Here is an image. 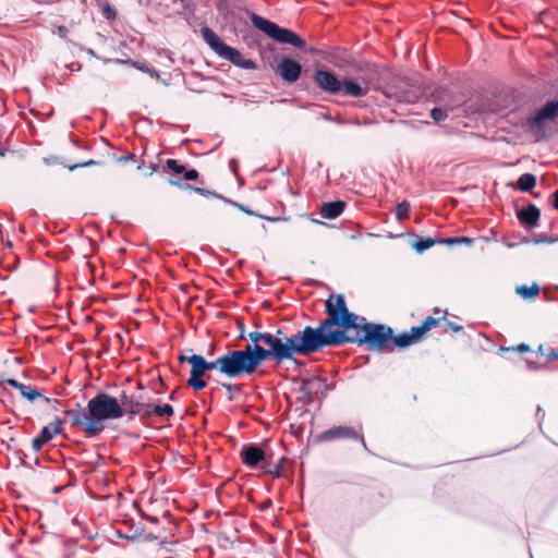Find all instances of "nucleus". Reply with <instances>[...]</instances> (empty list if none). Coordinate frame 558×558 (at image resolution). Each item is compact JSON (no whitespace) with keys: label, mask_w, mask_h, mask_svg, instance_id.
<instances>
[{"label":"nucleus","mask_w":558,"mask_h":558,"mask_svg":"<svg viewBox=\"0 0 558 558\" xmlns=\"http://www.w3.org/2000/svg\"><path fill=\"white\" fill-rule=\"evenodd\" d=\"M327 318L317 328L319 350L344 343L366 344L381 351L389 349L392 329L383 324L368 323L365 317L350 312L342 294L330 295L325 303Z\"/></svg>","instance_id":"nucleus-1"},{"label":"nucleus","mask_w":558,"mask_h":558,"mask_svg":"<svg viewBox=\"0 0 558 558\" xmlns=\"http://www.w3.org/2000/svg\"><path fill=\"white\" fill-rule=\"evenodd\" d=\"M265 344L268 348L260 344L244 347L255 371L267 360L280 364L294 360L295 355L308 356L319 351L318 331L317 328L306 326L291 336L282 335V338Z\"/></svg>","instance_id":"nucleus-2"},{"label":"nucleus","mask_w":558,"mask_h":558,"mask_svg":"<svg viewBox=\"0 0 558 558\" xmlns=\"http://www.w3.org/2000/svg\"><path fill=\"white\" fill-rule=\"evenodd\" d=\"M87 413L90 416L88 432L98 436L105 429L104 422L121 418L118 398L106 392H98L87 402Z\"/></svg>","instance_id":"nucleus-3"},{"label":"nucleus","mask_w":558,"mask_h":558,"mask_svg":"<svg viewBox=\"0 0 558 558\" xmlns=\"http://www.w3.org/2000/svg\"><path fill=\"white\" fill-rule=\"evenodd\" d=\"M314 82L319 89L331 95L342 93L344 96L360 98L368 92L366 86L350 78L340 81L333 72L325 69H317L314 72Z\"/></svg>","instance_id":"nucleus-4"},{"label":"nucleus","mask_w":558,"mask_h":558,"mask_svg":"<svg viewBox=\"0 0 558 558\" xmlns=\"http://www.w3.org/2000/svg\"><path fill=\"white\" fill-rule=\"evenodd\" d=\"M217 362L218 373L230 379L251 376L255 373L245 348L242 350H229L218 356Z\"/></svg>","instance_id":"nucleus-5"},{"label":"nucleus","mask_w":558,"mask_h":558,"mask_svg":"<svg viewBox=\"0 0 558 558\" xmlns=\"http://www.w3.org/2000/svg\"><path fill=\"white\" fill-rule=\"evenodd\" d=\"M250 20L257 29L262 31L280 44H289L296 48H303L305 46V41L298 34L288 28L280 27L276 23L266 20L256 13H252L250 15Z\"/></svg>","instance_id":"nucleus-6"},{"label":"nucleus","mask_w":558,"mask_h":558,"mask_svg":"<svg viewBox=\"0 0 558 558\" xmlns=\"http://www.w3.org/2000/svg\"><path fill=\"white\" fill-rule=\"evenodd\" d=\"M179 361L181 363L191 364V376L187 380V385L196 391L203 390L206 387V381L203 379L206 372H218L217 359L206 361L202 355L192 354L191 356L180 355Z\"/></svg>","instance_id":"nucleus-7"},{"label":"nucleus","mask_w":558,"mask_h":558,"mask_svg":"<svg viewBox=\"0 0 558 558\" xmlns=\"http://www.w3.org/2000/svg\"><path fill=\"white\" fill-rule=\"evenodd\" d=\"M118 400L121 409V417L124 414H129V420H133L135 415H141L143 420H148L153 415L151 404L144 402L141 396L122 391Z\"/></svg>","instance_id":"nucleus-8"},{"label":"nucleus","mask_w":558,"mask_h":558,"mask_svg":"<svg viewBox=\"0 0 558 558\" xmlns=\"http://www.w3.org/2000/svg\"><path fill=\"white\" fill-rule=\"evenodd\" d=\"M65 420L64 422H69L73 427H82L86 437L93 438L96 437V434H92L88 432V424L90 422V416L86 412L84 408L81 407L80 403L75 404L74 409H68L64 411Z\"/></svg>","instance_id":"nucleus-9"},{"label":"nucleus","mask_w":558,"mask_h":558,"mask_svg":"<svg viewBox=\"0 0 558 558\" xmlns=\"http://www.w3.org/2000/svg\"><path fill=\"white\" fill-rule=\"evenodd\" d=\"M340 438H351L361 441L364 449H367L364 437L362 434L357 433L353 427L350 426H336L325 430L320 435V439L325 441L340 439Z\"/></svg>","instance_id":"nucleus-10"},{"label":"nucleus","mask_w":558,"mask_h":558,"mask_svg":"<svg viewBox=\"0 0 558 558\" xmlns=\"http://www.w3.org/2000/svg\"><path fill=\"white\" fill-rule=\"evenodd\" d=\"M63 421L56 416L54 420L47 426H44L38 436L32 440V448L35 452L41 450L45 444L50 441L54 435L61 432Z\"/></svg>","instance_id":"nucleus-11"},{"label":"nucleus","mask_w":558,"mask_h":558,"mask_svg":"<svg viewBox=\"0 0 558 558\" xmlns=\"http://www.w3.org/2000/svg\"><path fill=\"white\" fill-rule=\"evenodd\" d=\"M277 72L283 81L294 83L301 75L302 66L298 61L289 57H283L278 63Z\"/></svg>","instance_id":"nucleus-12"},{"label":"nucleus","mask_w":558,"mask_h":558,"mask_svg":"<svg viewBox=\"0 0 558 558\" xmlns=\"http://www.w3.org/2000/svg\"><path fill=\"white\" fill-rule=\"evenodd\" d=\"M301 389L307 396L314 395L325 397L327 392L332 389V387L327 384L326 378L320 376H313L303 381Z\"/></svg>","instance_id":"nucleus-13"},{"label":"nucleus","mask_w":558,"mask_h":558,"mask_svg":"<svg viewBox=\"0 0 558 558\" xmlns=\"http://www.w3.org/2000/svg\"><path fill=\"white\" fill-rule=\"evenodd\" d=\"M220 58L230 61L232 64L245 69V70H254L256 69V63L251 59H244L242 53L230 46H226L222 52L219 56Z\"/></svg>","instance_id":"nucleus-14"},{"label":"nucleus","mask_w":558,"mask_h":558,"mask_svg":"<svg viewBox=\"0 0 558 558\" xmlns=\"http://www.w3.org/2000/svg\"><path fill=\"white\" fill-rule=\"evenodd\" d=\"M517 217L523 227L532 229L538 225L541 210L535 205L529 204L517 211Z\"/></svg>","instance_id":"nucleus-15"},{"label":"nucleus","mask_w":558,"mask_h":558,"mask_svg":"<svg viewBox=\"0 0 558 558\" xmlns=\"http://www.w3.org/2000/svg\"><path fill=\"white\" fill-rule=\"evenodd\" d=\"M558 116V100L548 101L532 118L529 119V125L535 126L545 120L554 119Z\"/></svg>","instance_id":"nucleus-16"},{"label":"nucleus","mask_w":558,"mask_h":558,"mask_svg":"<svg viewBox=\"0 0 558 558\" xmlns=\"http://www.w3.org/2000/svg\"><path fill=\"white\" fill-rule=\"evenodd\" d=\"M241 457L244 464L250 468H254L265 459V452L257 445L251 444L243 447L241 450Z\"/></svg>","instance_id":"nucleus-17"},{"label":"nucleus","mask_w":558,"mask_h":558,"mask_svg":"<svg viewBox=\"0 0 558 558\" xmlns=\"http://www.w3.org/2000/svg\"><path fill=\"white\" fill-rule=\"evenodd\" d=\"M202 36L205 43L218 54L222 52L227 44H225L218 35L209 27L202 28Z\"/></svg>","instance_id":"nucleus-18"},{"label":"nucleus","mask_w":558,"mask_h":558,"mask_svg":"<svg viewBox=\"0 0 558 558\" xmlns=\"http://www.w3.org/2000/svg\"><path fill=\"white\" fill-rule=\"evenodd\" d=\"M345 208V203L342 201L324 203L320 208V216L325 219H336Z\"/></svg>","instance_id":"nucleus-19"},{"label":"nucleus","mask_w":558,"mask_h":558,"mask_svg":"<svg viewBox=\"0 0 558 558\" xmlns=\"http://www.w3.org/2000/svg\"><path fill=\"white\" fill-rule=\"evenodd\" d=\"M282 335H286L281 329H277L276 333L271 332H259V331H252L248 333V339L251 340V345L259 344L260 341L264 343L270 342L277 339L282 338Z\"/></svg>","instance_id":"nucleus-20"},{"label":"nucleus","mask_w":558,"mask_h":558,"mask_svg":"<svg viewBox=\"0 0 558 558\" xmlns=\"http://www.w3.org/2000/svg\"><path fill=\"white\" fill-rule=\"evenodd\" d=\"M536 185V177L532 173H523L518 180V187L523 192L531 191Z\"/></svg>","instance_id":"nucleus-21"},{"label":"nucleus","mask_w":558,"mask_h":558,"mask_svg":"<svg viewBox=\"0 0 558 558\" xmlns=\"http://www.w3.org/2000/svg\"><path fill=\"white\" fill-rule=\"evenodd\" d=\"M539 287L536 283H533L531 287L520 286L517 287V293L523 299H531L538 294Z\"/></svg>","instance_id":"nucleus-22"},{"label":"nucleus","mask_w":558,"mask_h":558,"mask_svg":"<svg viewBox=\"0 0 558 558\" xmlns=\"http://www.w3.org/2000/svg\"><path fill=\"white\" fill-rule=\"evenodd\" d=\"M390 341H392L393 344L398 348H407L411 344H414V341L412 340L409 332H402L396 337L392 336V338H390Z\"/></svg>","instance_id":"nucleus-23"},{"label":"nucleus","mask_w":558,"mask_h":558,"mask_svg":"<svg viewBox=\"0 0 558 558\" xmlns=\"http://www.w3.org/2000/svg\"><path fill=\"white\" fill-rule=\"evenodd\" d=\"M19 391L28 401H34L36 398L40 397L39 391L31 385L22 384L21 387H19Z\"/></svg>","instance_id":"nucleus-24"},{"label":"nucleus","mask_w":558,"mask_h":558,"mask_svg":"<svg viewBox=\"0 0 558 558\" xmlns=\"http://www.w3.org/2000/svg\"><path fill=\"white\" fill-rule=\"evenodd\" d=\"M410 204L407 201L399 203L396 206V217L398 220H404L409 217Z\"/></svg>","instance_id":"nucleus-25"},{"label":"nucleus","mask_w":558,"mask_h":558,"mask_svg":"<svg viewBox=\"0 0 558 558\" xmlns=\"http://www.w3.org/2000/svg\"><path fill=\"white\" fill-rule=\"evenodd\" d=\"M435 244V240L432 238H421L413 245L416 252L422 253L425 250L432 247Z\"/></svg>","instance_id":"nucleus-26"},{"label":"nucleus","mask_w":558,"mask_h":558,"mask_svg":"<svg viewBox=\"0 0 558 558\" xmlns=\"http://www.w3.org/2000/svg\"><path fill=\"white\" fill-rule=\"evenodd\" d=\"M153 414H156L158 416H172L173 415V408L170 404H163V405H151Z\"/></svg>","instance_id":"nucleus-27"},{"label":"nucleus","mask_w":558,"mask_h":558,"mask_svg":"<svg viewBox=\"0 0 558 558\" xmlns=\"http://www.w3.org/2000/svg\"><path fill=\"white\" fill-rule=\"evenodd\" d=\"M430 117L436 123H438L440 121H444L448 117V112L447 110L435 107L430 110Z\"/></svg>","instance_id":"nucleus-28"},{"label":"nucleus","mask_w":558,"mask_h":558,"mask_svg":"<svg viewBox=\"0 0 558 558\" xmlns=\"http://www.w3.org/2000/svg\"><path fill=\"white\" fill-rule=\"evenodd\" d=\"M472 242H473V239H470L466 236L447 238V239L439 241V243H445L448 245L460 244V243L471 244Z\"/></svg>","instance_id":"nucleus-29"},{"label":"nucleus","mask_w":558,"mask_h":558,"mask_svg":"<svg viewBox=\"0 0 558 558\" xmlns=\"http://www.w3.org/2000/svg\"><path fill=\"white\" fill-rule=\"evenodd\" d=\"M425 332L426 331L424 330L422 325L414 326L409 331V333H410L412 340L414 341V343H416Z\"/></svg>","instance_id":"nucleus-30"},{"label":"nucleus","mask_w":558,"mask_h":558,"mask_svg":"<svg viewBox=\"0 0 558 558\" xmlns=\"http://www.w3.org/2000/svg\"><path fill=\"white\" fill-rule=\"evenodd\" d=\"M167 167L177 174L184 172V166L180 165L175 159H168L166 162Z\"/></svg>","instance_id":"nucleus-31"},{"label":"nucleus","mask_w":558,"mask_h":558,"mask_svg":"<svg viewBox=\"0 0 558 558\" xmlns=\"http://www.w3.org/2000/svg\"><path fill=\"white\" fill-rule=\"evenodd\" d=\"M439 323L438 319L428 316L424 319V322L421 324L425 331H428L433 327H435Z\"/></svg>","instance_id":"nucleus-32"},{"label":"nucleus","mask_w":558,"mask_h":558,"mask_svg":"<svg viewBox=\"0 0 558 558\" xmlns=\"http://www.w3.org/2000/svg\"><path fill=\"white\" fill-rule=\"evenodd\" d=\"M556 241H558V238H550V236H547L545 233H542L534 240V243L535 244L554 243Z\"/></svg>","instance_id":"nucleus-33"},{"label":"nucleus","mask_w":558,"mask_h":558,"mask_svg":"<svg viewBox=\"0 0 558 558\" xmlns=\"http://www.w3.org/2000/svg\"><path fill=\"white\" fill-rule=\"evenodd\" d=\"M183 175L186 181H194L198 178V172L195 169H184Z\"/></svg>","instance_id":"nucleus-34"},{"label":"nucleus","mask_w":558,"mask_h":558,"mask_svg":"<svg viewBox=\"0 0 558 558\" xmlns=\"http://www.w3.org/2000/svg\"><path fill=\"white\" fill-rule=\"evenodd\" d=\"M94 165H98V161L96 160H87V161H84V162H81V163H76V165H73L71 166L69 169L71 171L75 170L76 168H81V167H89V166H94Z\"/></svg>","instance_id":"nucleus-35"},{"label":"nucleus","mask_w":558,"mask_h":558,"mask_svg":"<svg viewBox=\"0 0 558 558\" xmlns=\"http://www.w3.org/2000/svg\"><path fill=\"white\" fill-rule=\"evenodd\" d=\"M547 355H546V360L547 361H553V360H558V350L557 349H554V348H548L547 349Z\"/></svg>","instance_id":"nucleus-36"},{"label":"nucleus","mask_w":558,"mask_h":558,"mask_svg":"<svg viewBox=\"0 0 558 558\" xmlns=\"http://www.w3.org/2000/svg\"><path fill=\"white\" fill-rule=\"evenodd\" d=\"M104 15L108 20H113L116 17V11H114V9H112L111 7L108 5L104 9Z\"/></svg>","instance_id":"nucleus-37"},{"label":"nucleus","mask_w":558,"mask_h":558,"mask_svg":"<svg viewBox=\"0 0 558 558\" xmlns=\"http://www.w3.org/2000/svg\"><path fill=\"white\" fill-rule=\"evenodd\" d=\"M5 384H8L9 386L15 388L19 390V387H21L22 383L17 381L16 379L14 378H8L5 380Z\"/></svg>","instance_id":"nucleus-38"},{"label":"nucleus","mask_w":558,"mask_h":558,"mask_svg":"<svg viewBox=\"0 0 558 558\" xmlns=\"http://www.w3.org/2000/svg\"><path fill=\"white\" fill-rule=\"evenodd\" d=\"M548 348H549V347H545V345L541 344V345L538 347V349H537V351H536V352H537V354H538V355H541V356H545V357H546V355H547V353H548V352H547V349H548Z\"/></svg>","instance_id":"nucleus-39"},{"label":"nucleus","mask_w":558,"mask_h":558,"mask_svg":"<svg viewBox=\"0 0 558 558\" xmlns=\"http://www.w3.org/2000/svg\"><path fill=\"white\" fill-rule=\"evenodd\" d=\"M513 350H517L519 352H527L530 351V347L525 343H521L518 347L513 348Z\"/></svg>","instance_id":"nucleus-40"},{"label":"nucleus","mask_w":558,"mask_h":558,"mask_svg":"<svg viewBox=\"0 0 558 558\" xmlns=\"http://www.w3.org/2000/svg\"><path fill=\"white\" fill-rule=\"evenodd\" d=\"M169 183H170L171 185H178V186H180V187H186V189H187V187H190V185H189V184L181 183L180 181H175V180H173V179H170V180H169Z\"/></svg>","instance_id":"nucleus-41"},{"label":"nucleus","mask_w":558,"mask_h":558,"mask_svg":"<svg viewBox=\"0 0 558 558\" xmlns=\"http://www.w3.org/2000/svg\"><path fill=\"white\" fill-rule=\"evenodd\" d=\"M134 159H135V155L134 154H129L128 156L120 158V161L128 162V161H132Z\"/></svg>","instance_id":"nucleus-42"},{"label":"nucleus","mask_w":558,"mask_h":558,"mask_svg":"<svg viewBox=\"0 0 558 558\" xmlns=\"http://www.w3.org/2000/svg\"><path fill=\"white\" fill-rule=\"evenodd\" d=\"M553 197H554L553 207L558 210V189L553 194Z\"/></svg>","instance_id":"nucleus-43"},{"label":"nucleus","mask_w":558,"mask_h":558,"mask_svg":"<svg viewBox=\"0 0 558 558\" xmlns=\"http://www.w3.org/2000/svg\"><path fill=\"white\" fill-rule=\"evenodd\" d=\"M69 69L71 71H78L81 69V64L78 62H72L70 65H69Z\"/></svg>","instance_id":"nucleus-44"},{"label":"nucleus","mask_w":558,"mask_h":558,"mask_svg":"<svg viewBox=\"0 0 558 558\" xmlns=\"http://www.w3.org/2000/svg\"><path fill=\"white\" fill-rule=\"evenodd\" d=\"M448 326H449V328H450L451 330H453V331H456V332H457V331H460V330L462 329V327H461V326L456 325V324H452V323H448Z\"/></svg>","instance_id":"nucleus-45"},{"label":"nucleus","mask_w":558,"mask_h":558,"mask_svg":"<svg viewBox=\"0 0 558 558\" xmlns=\"http://www.w3.org/2000/svg\"><path fill=\"white\" fill-rule=\"evenodd\" d=\"M221 386H222L225 389H227L228 391H232V390L234 389V387H235L234 385L229 384V383H223V384H221Z\"/></svg>","instance_id":"nucleus-46"},{"label":"nucleus","mask_w":558,"mask_h":558,"mask_svg":"<svg viewBox=\"0 0 558 558\" xmlns=\"http://www.w3.org/2000/svg\"><path fill=\"white\" fill-rule=\"evenodd\" d=\"M44 399H45V401H47V402H53L56 405H60V404H61V401H60V400H57V399L51 400L50 398H47V397H45ZM54 409L57 410V407H54Z\"/></svg>","instance_id":"nucleus-47"},{"label":"nucleus","mask_w":558,"mask_h":558,"mask_svg":"<svg viewBox=\"0 0 558 558\" xmlns=\"http://www.w3.org/2000/svg\"><path fill=\"white\" fill-rule=\"evenodd\" d=\"M68 32L66 27L65 26H60L59 27V33L60 34H65Z\"/></svg>","instance_id":"nucleus-48"},{"label":"nucleus","mask_w":558,"mask_h":558,"mask_svg":"<svg viewBox=\"0 0 558 558\" xmlns=\"http://www.w3.org/2000/svg\"><path fill=\"white\" fill-rule=\"evenodd\" d=\"M542 411H543V410H542V408H541V407H538V408H537V413H536V415H537L538 417H539V415H541Z\"/></svg>","instance_id":"nucleus-49"},{"label":"nucleus","mask_w":558,"mask_h":558,"mask_svg":"<svg viewBox=\"0 0 558 558\" xmlns=\"http://www.w3.org/2000/svg\"><path fill=\"white\" fill-rule=\"evenodd\" d=\"M280 218H268L270 221H278Z\"/></svg>","instance_id":"nucleus-50"},{"label":"nucleus","mask_w":558,"mask_h":558,"mask_svg":"<svg viewBox=\"0 0 558 558\" xmlns=\"http://www.w3.org/2000/svg\"><path fill=\"white\" fill-rule=\"evenodd\" d=\"M276 475H277V476H279V475H280V469H279V466H278V468H277V470H276Z\"/></svg>","instance_id":"nucleus-51"},{"label":"nucleus","mask_w":558,"mask_h":558,"mask_svg":"<svg viewBox=\"0 0 558 558\" xmlns=\"http://www.w3.org/2000/svg\"><path fill=\"white\" fill-rule=\"evenodd\" d=\"M531 368H536V365L534 363L529 364Z\"/></svg>","instance_id":"nucleus-52"},{"label":"nucleus","mask_w":558,"mask_h":558,"mask_svg":"<svg viewBox=\"0 0 558 558\" xmlns=\"http://www.w3.org/2000/svg\"><path fill=\"white\" fill-rule=\"evenodd\" d=\"M141 71L150 72L149 69H147V68H141Z\"/></svg>","instance_id":"nucleus-53"},{"label":"nucleus","mask_w":558,"mask_h":558,"mask_svg":"<svg viewBox=\"0 0 558 558\" xmlns=\"http://www.w3.org/2000/svg\"><path fill=\"white\" fill-rule=\"evenodd\" d=\"M141 71L150 72L149 69H147V68H141Z\"/></svg>","instance_id":"nucleus-54"},{"label":"nucleus","mask_w":558,"mask_h":558,"mask_svg":"<svg viewBox=\"0 0 558 558\" xmlns=\"http://www.w3.org/2000/svg\"><path fill=\"white\" fill-rule=\"evenodd\" d=\"M141 71L150 72L149 69H147V68H141Z\"/></svg>","instance_id":"nucleus-55"},{"label":"nucleus","mask_w":558,"mask_h":558,"mask_svg":"<svg viewBox=\"0 0 558 558\" xmlns=\"http://www.w3.org/2000/svg\"><path fill=\"white\" fill-rule=\"evenodd\" d=\"M544 417V413L542 414V417L539 418V422H538V425L541 426L542 425V420Z\"/></svg>","instance_id":"nucleus-56"},{"label":"nucleus","mask_w":558,"mask_h":558,"mask_svg":"<svg viewBox=\"0 0 558 558\" xmlns=\"http://www.w3.org/2000/svg\"><path fill=\"white\" fill-rule=\"evenodd\" d=\"M195 191L196 192H203V189L196 187Z\"/></svg>","instance_id":"nucleus-57"},{"label":"nucleus","mask_w":558,"mask_h":558,"mask_svg":"<svg viewBox=\"0 0 558 558\" xmlns=\"http://www.w3.org/2000/svg\"><path fill=\"white\" fill-rule=\"evenodd\" d=\"M3 156H4V151L0 150V157H3Z\"/></svg>","instance_id":"nucleus-58"}]
</instances>
